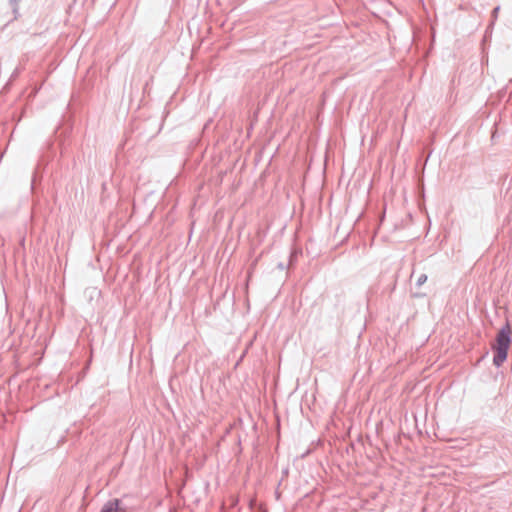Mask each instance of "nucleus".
Returning a JSON list of instances; mask_svg holds the SVG:
<instances>
[{"label": "nucleus", "mask_w": 512, "mask_h": 512, "mask_svg": "<svg viewBox=\"0 0 512 512\" xmlns=\"http://www.w3.org/2000/svg\"><path fill=\"white\" fill-rule=\"evenodd\" d=\"M20 0H10L11 5L13 6V11L16 12L17 5Z\"/></svg>", "instance_id": "nucleus-4"}, {"label": "nucleus", "mask_w": 512, "mask_h": 512, "mask_svg": "<svg viewBox=\"0 0 512 512\" xmlns=\"http://www.w3.org/2000/svg\"><path fill=\"white\" fill-rule=\"evenodd\" d=\"M498 11H499V7L494 8L493 14L496 16V14H498Z\"/></svg>", "instance_id": "nucleus-6"}, {"label": "nucleus", "mask_w": 512, "mask_h": 512, "mask_svg": "<svg viewBox=\"0 0 512 512\" xmlns=\"http://www.w3.org/2000/svg\"><path fill=\"white\" fill-rule=\"evenodd\" d=\"M119 503L118 499L110 500L103 506L100 512H124V510L119 507Z\"/></svg>", "instance_id": "nucleus-2"}, {"label": "nucleus", "mask_w": 512, "mask_h": 512, "mask_svg": "<svg viewBox=\"0 0 512 512\" xmlns=\"http://www.w3.org/2000/svg\"><path fill=\"white\" fill-rule=\"evenodd\" d=\"M497 132H498V130H494V132H493V133H492V135H491V139H492L493 141L495 140V138H496V136H497Z\"/></svg>", "instance_id": "nucleus-5"}, {"label": "nucleus", "mask_w": 512, "mask_h": 512, "mask_svg": "<svg viewBox=\"0 0 512 512\" xmlns=\"http://www.w3.org/2000/svg\"><path fill=\"white\" fill-rule=\"evenodd\" d=\"M511 327L507 322L498 332L496 336V343L492 346L495 354L493 357V364L500 367L507 359L508 349L511 344Z\"/></svg>", "instance_id": "nucleus-1"}, {"label": "nucleus", "mask_w": 512, "mask_h": 512, "mask_svg": "<svg viewBox=\"0 0 512 512\" xmlns=\"http://www.w3.org/2000/svg\"><path fill=\"white\" fill-rule=\"evenodd\" d=\"M427 281V275L422 273L418 276L417 280H416V285L418 287L422 286L425 282Z\"/></svg>", "instance_id": "nucleus-3"}]
</instances>
